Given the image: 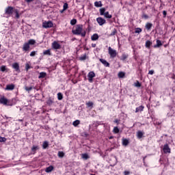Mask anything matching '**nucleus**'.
<instances>
[{"instance_id": "7c9ffc66", "label": "nucleus", "mask_w": 175, "mask_h": 175, "mask_svg": "<svg viewBox=\"0 0 175 175\" xmlns=\"http://www.w3.org/2000/svg\"><path fill=\"white\" fill-rule=\"evenodd\" d=\"M80 61H85L87 59V54H84L79 57Z\"/></svg>"}, {"instance_id": "f3484780", "label": "nucleus", "mask_w": 175, "mask_h": 175, "mask_svg": "<svg viewBox=\"0 0 175 175\" xmlns=\"http://www.w3.org/2000/svg\"><path fill=\"white\" fill-rule=\"evenodd\" d=\"M144 110V106L140 105L135 109V113H139V111H143Z\"/></svg>"}, {"instance_id": "79ce46f5", "label": "nucleus", "mask_w": 175, "mask_h": 175, "mask_svg": "<svg viewBox=\"0 0 175 175\" xmlns=\"http://www.w3.org/2000/svg\"><path fill=\"white\" fill-rule=\"evenodd\" d=\"M120 132V129H118V127H114L113 128V133H118Z\"/></svg>"}, {"instance_id": "2f4dec72", "label": "nucleus", "mask_w": 175, "mask_h": 175, "mask_svg": "<svg viewBox=\"0 0 175 175\" xmlns=\"http://www.w3.org/2000/svg\"><path fill=\"white\" fill-rule=\"evenodd\" d=\"M72 125L74 126H77L78 125H80V120H77L72 122Z\"/></svg>"}, {"instance_id": "1a4fd4ad", "label": "nucleus", "mask_w": 175, "mask_h": 175, "mask_svg": "<svg viewBox=\"0 0 175 175\" xmlns=\"http://www.w3.org/2000/svg\"><path fill=\"white\" fill-rule=\"evenodd\" d=\"M96 21L98 24L100 26L104 25V24H106V20L102 17L97 18Z\"/></svg>"}, {"instance_id": "de8ad7c7", "label": "nucleus", "mask_w": 175, "mask_h": 175, "mask_svg": "<svg viewBox=\"0 0 175 175\" xmlns=\"http://www.w3.org/2000/svg\"><path fill=\"white\" fill-rule=\"evenodd\" d=\"M135 87H142V83H140V82H139V81H137L135 83Z\"/></svg>"}, {"instance_id": "f8f14e48", "label": "nucleus", "mask_w": 175, "mask_h": 175, "mask_svg": "<svg viewBox=\"0 0 175 175\" xmlns=\"http://www.w3.org/2000/svg\"><path fill=\"white\" fill-rule=\"evenodd\" d=\"M99 61H100V62H101V64H103V65H104V66H106L107 68L110 67V64L109 62H107V61H106V59H100Z\"/></svg>"}, {"instance_id": "7ed1b4c3", "label": "nucleus", "mask_w": 175, "mask_h": 175, "mask_svg": "<svg viewBox=\"0 0 175 175\" xmlns=\"http://www.w3.org/2000/svg\"><path fill=\"white\" fill-rule=\"evenodd\" d=\"M100 16H104L105 18H111L113 16L109 13V12H106V8H102L100 9Z\"/></svg>"}, {"instance_id": "09e8293b", "label": "nucleus", "mask_w": 175, "mask_h": 175, "mask_svg": "<svg viewBox=\"0 0 175 175\" xmlns=\"http://www.w3.org/2000/svg\"><path fill=\"white\" fill-rule=\"evenodd\" d=\"M47 105L51 106V105H53V100L51 99L48 100Z\"/></svg>"}, {"instance_id": "9d476101", "label": "nucleus", "mask_w": 175, "mask_h": 175, "mask_svg": "<svg viewBox=\"0 0 175 175\" xmlns=\"http://www.w3.org/2000/svg\"><path fill=\"white\" fill-rule=\"evenodd\" d=\"M52 48L54 49V50H59V49H61V44H59L57 41H54L52 43Z\"/></svg>"}, {"instance_id": "412c9836", "label": "nucleus", "mask_w": 175, "mask_h": 175, "mask_svg": "<svg viewBox=\"0 0 175 175\" xmlns=\"http://www.w3.org/2000/svg\"><path fill=\"white\" fill-rule=\"evenodd\" d=\"M94 6H96V8H102V6H103L102 1H96L94 3Z\"/></svg>"}, {"instance_id": "a211bd4d", "label": "nucleus", "mask_w": 175, "mask_h": 175, "mask_svg": "<svg viewBox=\"0 0 175 175\" xmlns=\"http://www.w3.org/2000/svg\"><path fill=\"white\" fill-rule=\"evenodd\" d=\"M143 135H144V133L140 131H138L137 132V137L138 139H142V137H143Z\"/></svg>"}, {"instance_id": "864d4df0", "label": "nucleus", "mask_w": 175, "mask_h": 175, "mask_svg": "<svg viewBox=\"0 0 175 175\" xmlns=\"http://www.w3.org/2000/svg\"><path fill=\"white\" fill-rule=\"evenodd\" d=\"M114 122L116 123V124H117V125H118V124H120V120H114Z\"/></svg>"}, {"instance_id": "49530a36", "label": "nucleus", "mask_w": 175, "mask_h": 175, "mask_svg": "<svg viewBox=\"0 0 175 175\" xmlns=\"http://www.w3.org/2000/svg\"><path fill=\"white\" fill-rule=\"evenodd\" d=\"M68 9V3H65L63 5V10H66Z\"/></svg>"}, {"instance_id": "423d86ee", "label": "nucleus", "mask_w": 175, "mask_h": 175, "mask_svg": "<svg viewBox=\"0 0 175 175\" xmlns=\"http://www.w3.org/2000/svg\"><path fill=\"white\" fill-rule=\"evenodd\" d=\"M53 27H54V25L51 21H45L42 23V28H53Z\"/></svg>"}, {"instance_id": "72a5a7b5", "label": "nucleus", "mask_w": 175, "mask_h": 175, "mask_svg": "<svg viewBox=\"0 0 175 175\" xmlns=\"http://www.w3.org/2000/svg\"><path fill=\"white\" fill-rule=\"evenodd\" d=\"M126 58H128V55H126V54H122V57H121V58H120V59H121L122 61H125V59H126Z\"/></svg>"}, {"instance_id": "2eb2a0df", "label": "nucleus", "mask_w": 175, "mask_h": 175, "mask_svg": "<svg viewBox=\"0 0 175 175\" xmlns=\"http://www.w3.org/2000/svg\"><path fill=\"white\" fill-rule=\"evenodd\" d=\"M29 44L27 42H25L23 44V51H28V50H29Z\"/></svg>"}, {"instance_id": "aec40b11", "label": "nucleus", "mask_w": 175, "mask_h": 175, "mask_svg": "<svg viewBox=\"0 0 175 175\" xmlns=\"http://www.w3.org/2000/svg\"><path fill=\"white\" fill-rule=\"evenodd\" d=\"M152 45V42L150 41V40H147L146 42V49H150V47H151V46Z\"/></svg>"}, {"instance_id": "39448f33", "label": "nucleus", "mask_w": 175, "mask_h": 175, "mask_svg": "<svg viewBox=\"0 0 175 175\" xmlns=\"http://www.w3.org/2000/svg\"><path fill=\"white\" fill-rule=\"evenodd\" d=\"M0 103H1V105H4V106H13V104L10 103V101L7 98H5V97L0 98Z\"/></svg>"}, {"instance_id": "c756f323", "label": "nucleus", "mask_w": 175, "mask_h": 175, "mask_svg": "<svg viewBox=\"0 0 175 175\" xmlns=\"http://www.w3.org/2000/svg\"><path fill=\"white\" fill-rule=\"evenodd\" d=\"M44 55H51V52L50 51V49L46 50L43 52Z\"/></svg>"}, {"instance_id": "13d9d810", "label": "nucleus", "mask_w": 175, "mask_h": 175, "mask_svg": "<svg viewBox=\"0 0 175 175\" xmlns=\"http://www.w3.org/2000/svg\"><path fill=\"white\" fill-rule=\"evenodd\" d=\"M64 12H65V10H62V11H60V13H64Z\"/></svg>"}, {"instance_id": "20e7f679", "label": "nucleus", "mask_w": 175, "mask_h": 175, "mask_svg": "<svg viewBox=\"0 0 175 175\" xmlns=\"http://www.w3.org/2000/svg\"><path fill=\"white\" fill-rule=\"evenodd\" d=\"M108 53L111 58H116L117 57V51L113 49L111 46L108 48Z\"/></svg>"}, {"instance_id": "a19ab883", "label": "nucleus", "mask_w": 175, "mask_h": 175, "mask_svg": "<svg viewBox=\"0 0 175 175\" xmlns=\"http://www.w3.org/2000/svg\"><path fill=\"white\" fill-rule=\"evenodd\" d=\"M33 87L32 86H31V87H29V88H28V87H25V90H26V91H28V92H29V91H31L32 90H33Z\"/></svg>"}, {"instance_id": "8fccbe9b", "label": "nucleus", "mask_w": 175, "mask_h": 175, "mask_svg": "<svg viewBox=\"0 0 175 175\" xmlns=\"http://www.w3.org/2000/svg\"><path fill=\"white\" fill-rule=\"evenodd\" d=\"M142 18H145V20H147V18H148V15H147L146 14H143Z\"/></svg>"}, {"instance_id": "6e6552de", "label": "nucleus", "mask_w": 175, "mask_h": 175, "mask_svg": "<svg viewBox=\"0 0 175 175\" xmlns=\"http://www.w3.org/2000/svg\"><path fill=\"white\" fill-rule=\"evenodd\" d=\"M163 151L164 154H170L171 150L167 144H166L163 146Z\"/></svg>"}, {"instance_id": "ea45409f", "label": "nucleus", "mask_w": 175, "mask_h": 175, "mask_svg": "<svg viewBox=\"0 0 175 175\" xmlns=\"http://www.w3.org/2000/svg\"><path fill=\"white\" fill-rule=\"evenodd\" d=\"M117 33V29H114L113 31L110 33L109 36H114Z\"/></svg>"}, {"instance_id": "b1692460", "label": "nucleus", "mask_w": 175, "mask_h": 175, "mask_svg": "<svg viewBox=\"0 0 175 175\" xmlns=\"http://www.w3.org/2000/svg\"><path fill=\"white\" fill-rule=\"evenodd\" d=\"M47 76V74L44 72H42L40 73V75L38 76V79H44Z\"/></svg>"}, {"instance_id": "58836bf2", "label": "nucleus", "mask_w": 175, "mask_h": 175, "mask_svg": "<svg viewBox=\"0 0 175 175\" xmlns=\"http://www.w3.org/2000/svg\"><path fill=\"white\" fill-rule=\"evenodd\" d=\"M77 23V20H76V19H72V20L70 21V24L72 25H76Z\"/></svg>"}, {"instance_id": "cd10ccee", "label": "nucleus", "mask_w": 175, "mask_h": 175, "mask_svg": "<svg viewBox=\"0 0 175 175\" xmlns=\"http://www.w3.org/2000/svg\"><path fill=\"white\" fill-rule=\"evenodd\" d=\"M57 156L59 157V158H64V157H65V153L62 151H59Z\"/></svg>"}, {"instance_id": "603ef678", "label": "nucleus", "mask_w": 175, "mask_h": 175, "mask_svg": "<svg viewBox=\"0 0 175 175\" xmlns=\"http://www.w3.org/2000/svg\"><path fill=\"white\" fill-rule=\"evenodd\" d=\"M148 75H154V70H149Z\"/></svg>"}, {"instance_id": "473e14b6", "label": "nucleus", "mask_w": 175, "mask_h": 175, "mask_svg": "<svg viewBox=\"0 0 175 175\" xmlns=\"http://www.w3.org/2000/svg\"><path fill=\"white\" fill-rule=\"evenodd\" d=\"M27 43L29 45V44L33 45V44H35V43H36V41L35 40L31 39V40H29Z\"/></svg>"}, {"instance_id": "c9c22d12", "label": "nucleus", "mask_w": 175, "mask_h": 175, "mask_svg": "<svg viewBox=\"0 0 175 175\" xmlns=\"http://www.w3.org/2000/svg\"><path fill=\"white\" fill-rule=\"evenodd\" d=\"M64 96H62V93H58L57 94V99L59 100H62Z\"/></svg>"}, {"instance_id": "4d7b16f0", "label": "nucleus", "mask_w": 175, "mask_h": 175, "mask_svg": "<svg viewBox=\"0 0 175 175\" xmlns=\"http://www.w3.org/2000/svg\"><path fill=\"white\" fill-rule=\"evenodd\" d=\"M92 47H96V44H92Z\"/></svg>"}, {"instance_id": "e433bc0d", "label": "nucleus", "mask_w": 175, "mask_h": 175, "mask_svg": "<svg viewBox=\"0 0 175 175\" xmlns=\"http://www.w3.org/2000/svg\"><path fill=\"white\" fill-rule=\"evenodd\" d=\"M140 32H142V28L140 27L135 28V33H140Z\"/></svg>"}, {"instance_id": "a878e982", "label": "nucleus", "mask_w": 175, "mask_h": 175, "mask_svg": "<svg viewBox=\"0 0 175 175\" xmlns=\"http://www.w3.org/2000/svg\"><path fill=\"white\" fill-rule=\"evenodd\" d=\"M128 144H129V140H128L127 139H122V145L126 147Z\"/></svg>"}, {"instance_id": "e2e57ef3", "label": "nucleus", "mask_w": 175, "mask_h": 175, "mask_svg": "<svg viewBox=\"0 0 175 175\" xmlns=\"http://www.w3.org/2000/svg\"><path fill=\"white\" fill-rule=\"evenodd\" d=\"M86 50H89V49L88 48V49H86Z\"/></svg>"}, {"instance_id": "37998d69", "label": "nucleus", "mask_w": 175, "mask_h": 175, "mask_svg": "<svg viewBox=\"0 0 175 175\" xmlns=\"http://www.w3.org/2000/svg\"><path fill=\"white\" fill-rule=\"evenodd\" d=\"M36 53H38V51H33L31 52L30 57H35V55H36Z\"/></svg>"}, {"instance_id": "c85d7f7f", "label": "nucleus", "mask_w": 175, "mask_h": 175, "mask_svg": "<svg viewBox=\"0 0 175 175\" xmlns=\"http://www.w3.org/2000/svg\"><path fill=\"white\" fill-rule=\"evenodd\" d=\"M152 27V23H146V29H148V31H150V29H151Z\"/></svg>"}, {"instance_id": "9b49d317", "label": "nucleus", "mask_w": 175, "mask_h": 175, "mask_svg": "<svg viewBox=\"0 0 175 175\" xmlns=\"http://www.w3.org/2000/svg\"><path fill=\"white\" fill-rule=\"evenodd\" d=\"M40 148V147H39V146L33 145L31 147V152L30 153V154L35 155V154H36V151H38V150H39Z\"/></svg>"}, {"instance_id": "680f3d73", "label": "nucleus", "mask_w": 175, "mask_h": 175, "mask_svg": "<svg viewBox=\"0 0 175 175\" xmlns=\"http://www.w3.org/2000/svg\"><path fill=\"white\" fill-rule=\"evenodd\" d=\"M144 159H146V157H144Z\"/></svg>"}, {"instance_id": "5701e85b", "label": "nucleus", "mask_w": 175, "mask_h": 175, "mask_svg": "<svg viewBox=\"0 0 175 175\" xmlns=\"http://www.w3.org/2000/svg\"><path fill=\"white\" fill-rule=\"evenodd\" d=\"M118 77H119V79H124L125 77V72H119L118 74Z\"/></svg>"}, {"instance_id": "bb28decb", "label": "nucleus", "mask_w": 175, "mask_h": 175, "mask_svg": "<svg viewBox=\"0 0 175 175\" xmlns=\"http://www.w3.org/2000/svg\"><path fill=\"white\" fill-rule=\"evenodd\" d=\"M47 147H49V142L47 141H44L42 144V148L44 150H46V148H47Z\"/></svg>"}, {"instance_id": "4c0bfd02", "label": "nucleus", "mask_w": 175, "mask_h": 175, "mask_svg": "<svg viewBox=\"0 0 175 175\" xmlns=\"http://www.w3.org/2000/svg\"><path fill=\"white\" fill-rule=\"evenodd\" d=\"M5 142H6V137H0V143H5Z\"/></svg>"}, {"instance_id": "6e6d98bb", "label": "nucleus", "mask_w": 175, "mask_h": 175, "mask_svg": "<svg viewBox=\"0 0 175 175\" xmlns=\"http://www.w3.org/2000/svg\"><path fill=\"white\" fill-rule=\"evenodd\" d=\"M33 0H25L27 3H31V2H33Z\"/></svg>"}, {"instance_id": "6ab92c4d", "label": "nucleus", "mask_w": 175, "mask_h": 175, "mask_svg": "<svg viewBox=\"0 0 175 175\" xmlns=\"http://www.w3.org/2000/svg\"><path fill=\"white\" fill-rule=\"evenodd\" d=\"M162 46V42L159 40H157V44L154 45V48L157 49L158 47H161Z\"/></svg>"}, {"instance_id": "ddd939ff", "label": "nucleus", "mask_w": 175, "mask_h": 175, "mask_svg": "<svg viewBox=\"0 0 175 175\" xmlns=\"http://www.w3.org/2000/svg\"><path fill=\"white\" fill-rule=\"evenodd\" d=\"M13 69H15L16 72H20V65H18V63H14L12 64Z\"/></svg>"}, {"instance_id": "0eeeda50", "label": "nucleus", "mask_w": 175, "mask_h": 175, "mask_svg": "<svg viewBox=\"0 0 175 175\" xmlns=\"http://www.w3.org/2000/svg\"><path fill=\"white\" fill-rule=\"evenodd\" d=\"M88 80L90 83H92L94 77H95V72L90 71L88 75Z\"/></svg>"}, {"instance_id": "0e129e2a", "label": "nucleus", "mask_w": 175, "mask_h": 175, "mask_svg": "<svg viewBox=\"0 0 175 175\" xmlns=\"http://www.w3.org/2000/svg\"><path fill=\"white\" fill-rule=\"evenodd\" d=\"M91 175H95V174H92Z\"/></svg>"}, {"instance_id": "f03ea898", "label": "nucleus", "mask_w": 175, "mask_h": 175, "mask_svg": "<svg viewBox=\"0 0 175 175\" xmlns=\"http://www.w3.org/2000/svg\"><path fill=\"white\" fill-rule=\"evenodd\" d=\"M73 35H81L82 38H85L86 35L85 31H83V25H77L75 29L72 31Z\"/></svg>"}, {"instance_id": "bf43d9fd", "label": "nucleus", "mask_w": 175, "mask_h": 175, "mask_svg": "<svg viewBox=\"0 0 175 175\" xmlns=\"http://www.w3.org/2000/svg\"><path fill=\"white\" fill-rule=\"evenodd\" d=\"M109 139H113V137H110Z\"/></svg>"}, {"instance_id": "3c124183", "label": "nucleus", "mask_w": 175, "mask_h": 175, "mask_svg": "<svg viewBox=\"0 0 175 175\" xmlns=\"http://www.w3.org/2000/svg\"><path fill=\"white\" fill-rule=\"evenodd\" d=\"M131 172H129V171H124V175H129Z\"/></svg>"}, {"instance_id": "393cba45", "label": "nucleus", "mask_w": 175, "mask_h": 175, "mask_svg": "<svg viewBox=\"0 0 175 175\" xmlns=\"http://www.w3.org/2000/svg\"><path fill=\"white\" fill-rule=\"evenodd\" d=\"M86 106L87 107H90L91 109H92L94 107V103L92 101H89L86 103Z\"/></svg>"}, {"instance_id": "4be33fe9", "label": "nucleus", "mask_w": 175, "mask_h": 175, "mask_svg": "<svg viewBox=\"0 0 175 175\" xmlns=\"http://www.w3.org/2000/svg\"><path fill=\"white\" fill-rule=\"evenodd\" d=\"M91 39L93 41L98 40V39H99V36L96 33L93 34L91 37Z\"/></svg>"}, {"instance_id": "69168bd1", "label": "nucleus", "mask_w": 175, "mask_h": 175, "mask_svg": "<svg viewBox=\"0 0 175 175\" xmlns=\"http://www.w3.org/2000/svg\"><path fill=\"white\" fill-rule=\"evenodd\" d=\"M20 121H23L22 120H21Z\"/></svg>"}, {"instance_id": "c03bdc74", "label": "nucleus", "mask_w": 175, "mask_h": 175, "mask_svg": "<svg viewBox=\"0 0 175 175\" xmlns=\"http://www.w3.org/2000/svg\"><path fill=\"white\" fill-rule=\"evenodd\" d=\"M29 69H31V66H29V64H26L25 70H27V72H28V70H29Z\"/></svg>"}, {"instance_id": "052dcab7", "label": "nucleus", "mask_w": 175, "mask_h": 175, "mask_svg": "<svg viewBox=\"0 0 175 175\" xmlns=\"http://www.w3.org/2000/svg\"><path fill=\"white\" fill-rule=\"evenodd\" d=\"M34 90H36V88H33Z\"/></svg>"}, {"instance_id": "f704fd0d", "label": "nucleus", "mask_w": 175, "mask_h": 175, "mask_svg": "<svg viewBox=\"0 0 175 175\" xmlns=\"http://www.w3.org/2000/svg\"><path fill=\"white\" fill-rule=\"evenodd\" d=\"M82 158L83 159H88L90 158V156H88V154L84 153L82 154Z\"/></svg>"}, {"instance_id": "a18cd8bd", "label": "nucleus", "mask_w": 175, "mask_h": 175, "mask_svg": "<svg viewBox=\"0 0 175 175\" xmlns=\"http://www.w3.org/2000/svg\"><path fill=\"white\" fill-rule=\"evenodd\" d=\"M0 70L1 72H5V70H6V66H2L1 68H0Z\"/></svg>"}, {"instance_id": "4468645a", "label": "nucleus", "mask_w": 175, "mask_h": 175, "mask_svg": "<svg viewBox=\"0 0 175 175\" xmlns=\"http://www.w3.org/2000/svg\"><path fill=\"white\" fill-rule=\"evenodd\" d=\"M13 90H14V84H10L6 85L5 90L13 91Z\"/></svg>"}, {"instance_id": "f257e3e1", "label": "nucleus", "mask_w": 175, "mask_h": 175, "mask_svg": "<svg viewBox=\"0 0 175 175\" xmlns=\"http://www.w3.org/2000/svg\"><path fill=\"white\" fill-rule=\"evenodd\" d=\"M15 13V18L18 19L20 18V11H18L17 9L12 7L8 6L5 10V16H8V17H10V16H13V14Z\"/></svg>"}, {"instance_id": "dca6fc26", "label": "nucleus", "mask_w": 175, "mask_h": 175, "mask_svg": "<svg viewBox=\"0 0 175 175\" xmlns=\"http://www.w3.org/2000/svg\"><path fill=\"white\" fill-rule=\"evenodd\" d=\"M54 170V167L53 165H50L49 167L45 169L46 173H51Z\"/></svg>"}, {"instance_id": "5fc2aeb1", "label": "nucleus", "mask_w": 175, "mask_h": 175, "mask_svg": "<svg viewBox=\"0 0 175 175\" xmlns=\"http://www.w3.org/2000/svg\"><path fill=\"white\" fill-rule=\"evenodd\" d=\"M163 14L164 17H166V14H167V13L166 12V11H163Z\"/></svg>"}]
</instances>
